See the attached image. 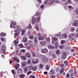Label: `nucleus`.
<instances>
[{"label":"nucleus","instance_id":"obj_63","mask_svg":"<svg viewBox=\"0 0 78 78\" xmlns=\"http://www.w3.org/2000/svg\"><path fill=\"white\" fill-rule=\"evenodd\" d=\"M66 50H68V48H69V46H66Z\"/></svg>","mask_w":78,"mask_h":78},{"label":"nucleus","instance_id":"obj_24","mask_svg":"<svg viewBox=\"0 0 78 78\" xmlns=\"http://www.w3.org/2000/svg\"><path fill=\"white\" fill-rule=\"evenodd\" d=\"M15 67H16V70H17L19 67V64H16V65L15 66Z\"/></svg>","mask_w":78,"mask_h":78},{"label":"nucleus","instance_id":"obj_40","mask_svg":"<svg viewBox=\"0 0 78 78\" xmlns=\"http://www.w3.org/2000/svg\"><path fill=\"white\" fill-rule=\"evenodd\" d=\"M19 46L20 48H23V46L22 44H20Z\"/></svg>","mask_w":78,"mask_h":78},{"label":"nucleus","instance_id":"obj_34","mask_svg":"<svg viewBox=\"0 0 78 78\" xmlns=\"http://www.w3.org/2000/svg\"><path fill=\"white\" fill-rule=\"evenodd\" d=\"M23 66H27V63L26 62H23Z\"/></svg>","mask_w":78,"mask_h":78},{"label":"nucleus","instance_id":"obj_38","mask_svg":"<svg viewBox=\"0 0 78 78\" xmlns=\"http://www.w3.org/2000/svg\"><path fill=\"white\" fill-rule=\"evenodd\" d=\"M75 13L76 14H78V9L75 10Z\"/></svg>","mask_w":78,"mask_h":78},{"label":"nucleus","instance_id":"obj_25","mask_svg":"<svg viewBox=\"0 0 78 78\" xmlns=\"http://www.w3.org/2000/svg\"><path fill=\"white\" fill-rule=\"evenodd\" d=\"M49 55L50 56H53V52L52 51L50 52L49 53Z\"/></svg>","mask_w":78,"mask_h":78},{"label":"nucleus","instance_id":"obj_35","mask_svg":"<svg viewBox=\"0 0 78 78\" xmlns=\"http://www.w3.org/2000/svg\"><path fill=\"white\" fill-rule=\"evenodd\" d=\"M46 70H49V69H50L49 66H48V65H46Z\"/></svg>","mask_w":78,"mask_h":78},{"label":"nucleus","instance_id":"obj_9","mask_svg":"<svg viewBox=\"0 0 78 78\" xmlns=\"http://www.w3.org/2000/svg\"><path fill=\"white\" fill-rule=\"evenodd\" d=\"M48 48H50V49H54L55 48V47L51 45H48Z\"/></svg>","mask_w":78,"mask_h":78},{"label":"nucleus","instance_id":"obj_55","mask_svg":"<svg viewBox=\"0 0 78 78\" xmlns=\"http://www.w3.org/2000/svg\"><path fill=\"white\" fill-rule=\"evenodd\" d=\"M54 41H57V37H54Z\"/></svg>","mask_w":78,"mask_h":78},{"label":"nucleus","instance_id":"obj_62","mask_svg":"<svg viewBox=\"0 0 78 78\" xmlns=\"http://www.w3.org/2000/svg\"><path fill=\"white\" fill-rule=\"evenodd\" d=\"M32 62L34 64H36V62L34 61V59L32 60Z\"/></svg>","mask_w":78,"mask_h":78},{"label":"nucleus","instance_id":"obj_44","mask_svg":"<svg viewBox=\"0 0 78 78\" xmlns=\"http://www.w3.org/2000/svg\"><path fill=\"white\" fill-rule=\"evenodd\" d=\"M31 63V60H28L27 62V64H30Z\"/></svg>","mask_w":78,"mask_h":78},{"label":"nucleus","instance_id":"obj_50","mask_svg":"<svg viewBox=\"0 0 78 78\" xmlns=\"http://www.w3.org/2000/svg\"><path fill=\"white\" fill-rule=\"evenodd\" d=\"M28 67L30 69H33V66H28Z\"/></svg>","mask_w":78,"mask_h":78},{"label":"nucleus","instance_id":"obj_26","mask_svg":"<svg viewBox=\"0 0 78 78\" xmlns=\"http://www.w3.org/2000/svg\"><path fill=\"white\" fill-rule=\"evenodd\" d=\"M23 42H27V37H25L23 39Z\"/></svg>","mask_w":78,"mask_h":78},{"label":"nucleus","instance_id":"obj_7","mask_svg":"<svg viewBox=\"0 0 78 78\" xmlns=\"http://www.w3.org/2000/svg\"><path fill=\"white\" fill-rule=\"evenodd\" d=\"M13 59L14 61H16L17 62H19L20 61L19 59V58H18L16 56L14 57L13 58Z\"/></svg>","mask_w":78,"mask_h":78},{"label":"nucleus","instance_id":"obj_42","mask_svg":"<svg viewBox=\"0 0 78 78\" xmlns=\"http://www.w3.org/2000/svg\"><path fill=\"white\" fill-rule=\"evenodd\" d=\"M28 69V67H27L25 68V69H24L25 72H28V69Z\"/></svg>","mask_w":78,"mask_h":78},{"label":"nucleus","instance_id":"obj_2","mask_svg":"<svg viewBox=\"0 0 78 78\" xmlns=\"http://www.w3.org/2000/svg\"><path fill=\"white\" fill-rule=\"evenodd\" d=\"M21 31V28L20 27H18L17 29L15 31V36H19L20 35V31Z\"/></svg>","mask_w":78,"mask_h":78},{"label":"nucleus","instance_id":"obj_60","mask_svg":"<svg viewBox=\"0 0 78 78\" xmlns=\"http://www.w3.org/2000/svg\"><path fill=\"white\" fill-rule=\"evenodd\" d=\"M55 45H57V46H58V45H59V44L58 43V42L57 41V42L55 43Z\"/></svg>","mask_w":78,"mask_h":78},{"label":"nucleus","instance_id":"obj_30","mask_svg":"<svg viewBox=\"0 0 78 78\" xmlns=\"http://www.w3.org/2000/svg\"><path fill=\"white\" fill-rule=\"evenodd\" d=\"M69 8L70 9V10H72L73 9V7L69 5L68 6Z\"/></svg>","mask_w":78,"mask_h":78},{"label":"nucleus","instance_id":"obj_48","mask_svg":"<svg viewBox=\"0 0 78 78\" xmlns=\"http://www.w3.org/2000/svg\"><path fill=\"white\" fill-rule=\"evenodd\" d=\"M10 27L11 28H14V29H15V28H16V27H12V24H10Z\"/></svg>","mask_w":78,"mask_h":78},{"label":"nucleus","instance_id":"obj_56","mask_svg":"<svg viewBox=\"0 0 78 78\" xmlns=\"http://www.w3.org/2000/svg\"><path fill=\"white\" fill-rule=\"evenodd\" d=\"M1 40L2 41H5V39L3 38V37H2L1 38Z\"/></svg>","mask_w":78,"mask_h":78},{"label":"nucleus","instance_id":"obj_52","mask_svg":"<svg viewBox=\"0 0 78 78\" xmlns=\"http://www.w3.org/2000/svg\"><path fill=\"white\" fill-rule=\"evenodd\" d=\"M60 35H61V33H59L57 34L56 35V36L57 37L59 36H60Z\"/></svg>","mask_w":78,"mask_h":78},{"label":"nucleus","instance_id":"obj_51","mask_svg":"<svg viewBox=\"0 0 78 78\" xmlns=\"http://www.w3.org/2000/svg\"><path fill=\"white\" fill-rule=\"evenodd\" d=\"M69 77H70V76H69V74L68 73L67 74L66 78H69Z\"/></svg>","mask_w":78,"mask_h":78},{"label":"nucleus","instance_id":"obj_8","mask_svg":"<svg viewBox=\"0 0 78 78\" xmlns=\"http://www.w3.org/2000/svg\"><path fill=\"white\" fill-rule=\"evenodd\" d=\"M42 52L44 53H48V50L46 48L42 49Z\"/></svg>","mask_w":78,"mask_h":78},{"label":"nucleus","instance_id":"obj_19","mask_svg":"<svg viewBox=\"0 0 78 78\" xmlns=\"http://www.w3.org/2000/svg\"><path fill=\"white\" fill-rule=\"evenodd\" d=\"M25 75L24 74H21L19 75V78H24L25 77Z\"/></svg>","mask_w":78,"mask_h":78},{"label":"nucleus","instance_id":"obj_59","mask_svg":"<svg viewBox=\"0 0 78 78\" xmlns=\"http://www.w3.org/2000/svg\"><path fill=\"white\" fill-rule=\"evenodd\" d=\"M32 55L33 56H35L36 55V54H35V53L34 52H33L32 53Z\"/></svg>","mask_w":78,"mask_h":78},{"label":"nucleus","instance_id":"obj_3","mask_svg":"<svg viewBox=\"0 0 78 78\" xmlns=\"http://www.w3.org/2000/svg\"><path fill=\"white\" fill-rule=\"evenodd\" d=\"M6 45L3 44L1 47V51L2 53H4L5 52V50H6Z\"/></svg>","mask_w":78,"mask_h":78},{"label":"nucleus","instance_id":"obj_21","mask_svg":"<svg viewBox=\"0 0 78 78\" xmlns=\"http://www.w3.org/2000/svg\"><path fill=\"white\" fill-rule=\"evenodd\" d=\"M65 47V46L64 45H59V48L60 49H62V48H64Z\"/></svg>","mask_w":78,"mask_h":78},{"label":"nucleus","instance_id":"obj_33","mask_svg":"<svg viewBox=\"0 0 78 78\" xmlns=\"http://www.w3.org/2000/svg\"><path fill=\"white\" fill-rule=\"evenodd\" d=\"M56 53L58 55L60 53V51L59 50H57L56 51Z\"/></svg>","mask_w":78,"mask_h":78},{"label":"nucleus","instance_id":"obj_20","mask_svg":"<svg viewBox=\"0 0 78 78\" xmlns=\"http://www.w3.org/2000/svg\"><path fill=\"white\" fill-rule=\"evenodd\" d=\"M19 43V41L17 40H15L14 42V44L15 45H17L18 43Z\"/></svg>","mask_w":78,"mask_h":78},{"label":"nucleus","instance_id":"obj_1","mask_svg":"<svg viewBox=\"0 0 78 78\" xmlns=\"http://www.w3.org/2000/svg\"><path fill=\"white\" fill-rule=\"evenodd\" d=\"M32 44H33V41H30L28 43H26L25 44V46H28V49H31V48H32V47L33 46V45Z\"/></svg>","mask_w":78,"mask_h":78},{"label":"nucleus","instance_id":"obj_12","mask_svg":"<svg viewBox=\"0 0 78 78\" xmlns=\"http://www.w3.org/2000/svg\"><path fill=\"white\" fill-rule=\"evenodd\" d=\"M40 43L41 45H46V41H41Z\"/></svg>","mask_w":78,"mask_h":78},{"label":"nucleus","instance_id":"obj_64","mask_svg":"<svg viewBox=\"0 0 78 78\" xmlns=\"http://www.w3.org/2000/svg\"><path fill=\"white\" fill-rule=\"evenodd\" d=\"M29 27L30 28H32V26L30 24L29 25Z\"/></svg>","mask_w":78,"mask_h":78},{"label":"nucleus","instance_id":"obj_39","mask_svg":"<svg viewBox=\"0 0 78 78\" xmlns=\"http://www.w3.org/2000/svg\"><path fill=\"white\" fill-rule=\"evenodd\" d=\"M26 56L27 58H30V54L29 53H27V54Z\"/></svg>","mask_w":78,"mask_h":78},{"label":"nucleus","instance_id":"obj_58","mask_svg":"<svg viewBox=\"0 0 78 78\" xmlns=\"http://www.w3.org/2000/svg\"><path fill=\"white\" fill-rule=\"evenodd\" d=\"M21 52H25V49H22L21 50Z\"/></svg>","mask_w":78,"mask_h":78},{"label":"nucleus","instance_id":"obj_5","mask_svg":"<svg viewBox=\"0 0 78 78\" xmlns=\"http://www.w3.org/2000/svg\"><path fill=\"white\" fill-rule=\"evenodd\" d=\"M41 57L42 58L43 60L44 61H48V58L46 57L45 55H41Z\"/></svg>","mask_w":78,"mask_h":78},{"label":"nucleus","instance_id":"obj_4","mask_svg":"<svg viewBox=\"0 0 78 78\" xmlns=\"http://www.w3.org/2000/svg\"><path fill=\"white\" fill-rule=\"evenodd\" d=\"M40 20V17L38 18L36 20L35 19V18H33L32 19V23L33 24V23H35V21L37 23V22H39Z\"/></svg>","mask_w":78,"mask_h":78},{"label":"nucleus","instance_id":"obj_37","mask_svg":"<svg viewBox=\"0 0 78 78\" xmlns=\"http://www.w3.org/2000/svg\"><path fill=\"white\" fill-rule=\"evenodd\" d=\"M34 41L35 42H36L37 43V38L36 37H34Z\"/></svg>","mask_w":78,"mask_h":78},{"label":"nucleus","instance_id":"obj_57","mask_svg":"<svg viewBox=\"0 0 78 78\" xmlns=\"http://www.w3.org/2000/svg\"><path fill=\"white\" fill-rule=\"evenodd\" d=\"M72 3V2L71 1V0H69V1H67V2H66V3Z\"/></svg>","mask_w":78,"mask_h":78},{"label":"nucleus","instance_id":"obj_61","mask_svg":"<svg viewBox=\"0 0 78 78\" xmlns=\"http://www.w3.org/2000/svg\"><path fill=\"white\" fill-rule=\"evenodd\" d=\"M71 30L72 31H73L75 30V28L73 27H72Z\"/></svg>","mask_w":78,"mask_h":78},{"label":"nucleus","instance_id":"obj_14","mask_svg":"<svg viewBox=\"0 0 78 78\" xmlns=\"http://www.w3.org/2000/svg\"><path fill=\"white\" fill-rule=\"evenodd\" d=\"M21 58L23 61H25L27 59V57L24 56H22Z\"/></svg>","mask_w":78,"mask_h":78},{"label":"nucleus","instance_id":"obj_13","mask_svg":"<svg viewBox=\"0 0 78 78\" xmlns=\"http://www.w3.org/2000/svg\"><path fill=\"white\" fill-rule=\"evenodd\" d=\"M65 70V69H64V68H62L60 71V73H63V72H64Z\"/></svg>","mask_w":78,"mask_h":78},{"label":"nucleus","instance_id":"obj_22","mask_svg":"<svg viewBox=\"0 0 78 78\" xmlns=\"http://www.w3.org/2000/svg\"><path fill=\"white\" fill-rule=\"evenodd\" d=\"M44 64H41L39 65L40 68L41 69H43V68H44Z\"/></svg>","mask_w":78,"mask_h":78},{"label":"nucleus","instance_id":"obj_27","mask_svg":"<svg viewBox=\"0 0 78 78\" xmlns=\"http://www.w3.org/2000/svg\"><path fill=\"white\" fill-rule=\"evenodd\" d=\"M37 69V67L35 66L33 67L32 69L33 70H36Z\"/></svg>","mask_w":78,"mask_h":78},{"label":"nucleus","instance_id":"obj_23","mask_svg":"<svg viewBox=\"0 0 78 78\" xmlns=\"http://www.w3.org/2000/svg\"><path fill=\"white\" fill-rule=\"evenodd\" d=\"M64 64L66 65V66H67L69 65V62L68 61H65L64 62Z\"/></svg>","mask_w":78,"mask_h":78},{"label":"nucleus","instance_id":"obj_16","mask_svg":"<svg viewBox=\"0 0 78 78\" xmlns=\"http://www.w3.org/2000/svg\"><path fill=\"white\" fill-rule=\"evenodd\" d=\"M50 73L51 74H54L55 73V71L53 69H52L50 71Z\"/></svg>","mask_w":78,"mask_h":78},{"label":"nucleus","instance_id":"obj_6","mask_svg":"<svg viewBox=\"0 0 78 78\" xmlns=\"http://www.w3.org/2000/svg\"><path fill=\"white\" fill-rule=\"evenodd\" d=\"M73 25L74 27H77L78 25V21L76 20L73 23Z\"/></svg>","mask_w":78,"mask_h":78},{"label":"nucleus","instance_id":"obj_32","mask_svg":"<svg viewBox=\"0 0 78 78\" xmlns=\"http://www.w3.org/2000/svg\"><path fill=\"white\" fill-rule=\"evenodd\" d=\"M46 40L48 42H50V38L49 37H47L46 38Z\"/></svg>","mask_w":78,"mask_h":78},{"label":"nucleus","instance_id":"obj_54","mask_svg":"<svg viewBox=\"0 0 78 78\" xmlns=\"http://www.w3.org/2000/svg\"><path fill=\"white\" fill-rule=\"evenodd\" d=\"M41 9H43L44 8V5H41Z\"/></svg>","mask_w":78,"mask_h":78},{"label":"nucleus","instance_id":"obj_28","mask_svg":"<svg viewBox=\"0 0 78 78\" xmlns=\"http://www.w3.org/2000/svg\"><path fill=\"white\" fill-rule=\"evenodd\" d=\"M63 36L64 38H67V35L66 34H64L63 35Z\"/></svg>","mask_w":78,"mask_h":78},{"label":"nucleus","instance_id":"obj_18","mask_svg":"<svg viewBox=\"0 0 78 78\" xmlns=\"http://www.w3.org/2000/svg\"><path fill=\"white\" fill-rule=\"evenodd\" d=\"M0 35L1 36L4 37V36H6V34L3 32H2L1 33Z\"/></svg>","mask_w":78,"mask_h":78},{"label":"nucleus","instance_id":"obj_31","mask_svg":"<svg viewBox=\"0 0 78 78\" xmlns=\"http://www.w3.org/2000/svg\"><path fill=\"white\" fill-rule=\"evenodd\" d=\"M11 23H12V25H17L16 22L14 21H12L11 22Z\"/></svg>","mask_w":78,"mask_h":78},{"label":"nucleus","instance_id":"obj_15","mask_svg":"<svg viewBox=\"0 0 78 78\" xmlns=\"http://www.w3.org/2000/svg\"><path fill=\"white\" fill-rule=\"evenodd\" d=\"M75 34L74 33L71 34V35H69V39H70V38H71V36H75Z\"/></svg>","mask_w":78,"mask_h":78},{"label":"nucleus","instance_id":"obj_45","mask_svg":"<svg viewBox=\"0 0 78 78\" xmlns=\"http://www.w3.org/2000/svg\"><path fill=\"white\" fill-rule=\"evenodd\" d=\"M30 34H31V31H28L27 32V35L28 36H30Z\"/></svg>","mask_w":78,"mask_h":78},{"label":"nucleus","instance_id":"obj_46","mask_svg":"<svg viewBox=\"0 0 78 78\" xmlns=\"http://www.w3.org/2000/svg\"><path fill=\"white\" fill-rule=\"evenodd\" d=\"M65 43V41L64 40H62L61 42V44H63Z\"/></svg>","mask_w":78,"mask_h":78},{"label":"nucleus","instance_id":"obj_43","mask_svg":"<svg viewBox=\"0 0 78 78\" xmlns=\"http://www.w3.org/2000/svg\"><path fill=\"white\" fill-rule=\"evenodd\" d=\"M12 73H13V74H16V72H15V71H14V70H12Z\"/></svg>","mask_w":78,"mask_h":78},{"label":"nucleus","instance_id":"obj_29","mask_svg":"<svg viewBox=\"0 0 78 78\" xmlns=\"http://www.w3.org/2000/svg\"><path fill=\"white\" fill-rule=\"evenodd\" d=\"M34 38V37H33V35H31L29 37V39H33V38Z\"/></svg>","mask_w":78,"mask_h":78},{"label":"nucleus","instance_id":"obj_17","mask_svg":"<svg viewBox=\"0 0 78 78\" xmlns=\"http://www.w3.org/2000/svg\"><path fill=\"white\" fill-rule=\"evenodd\" d=\"M18 72L19 73H22V69H18Z\"/></svg>","mask_w":78,"mask_h":78},{"label":"nucleus","instance_id":"obj_53","mask_svg":"<svg viewBox=\"0 0 78 78\" xmlns=\"http://www.w3.org/2000/svg\"><path fill=\"white\" fill-rule=\"evenodd\" d=\"M50 78H55V76H50Z\"/></svg>","mask_w":78,"mask_h":78},{"label":"nucleus","instance_id":"obj_47","mask_svg":"<svg viewBox=\"0 0 78 78\" xmlns=\"http://www.w3.org/2000/svg\"><path fill=\"white\" fill-rule=\"evenodd\" d=\"M30 76L31 78H35L36 77H35V76L33 75H31Z\"/></svg>","mask_w":78,"mask_h":78},{"label":"nucleus","instance_id":"obj_10","mask_svg":"<svg viewBox=\"0 0 78 78\" xmlns=\"http://www.w3.org/2000/svg\"><path fill=\"white\" fill-rule=\"evenodd\" d=\"M54 2V0H50L49 1L48 4L49 5H52Z\"/></svg>","mask_w":78,"mask_h":78},{"label":"nucleus","instance_id":"obj_49","mask_svg":"<svg viewBox=\"0 0 78 78\" xmlns=\"http://www.w3.org/2000/svg\"><path fill=\"white\" fill-rule=\"evenodd\" d=\"M36 64H37V63H39V60L37 59L36 60V61L35 62Z\"/></svg>","mask_w":78,"mask_h":78},{"label":"nucleus","instance_id":"obj_11","mask_svg":"<svg viewBox=\"0 0 78 78\" xmlns=\"http://www.w3.org/2000/svg\"><path fill=\"white\" fill-rule=\"evenodd\" d=\"M62 58L63 59H66V53H64L62 55Z\"/></svg>","mask_w":78,"mask_h":78},{"label":"nucleus","instance_id":"obj_41","mask_svg":"<svg viewBox=\"0 0 78 78\" xmlns=\"http://www.w3.org/2000/svg\"><path fill=\"white\" fill-rule=\"evenodd\" d=\"M25 30H23L22 31V35H24V34L25 33Z\"/></svg>","mask_w":78,"mask_h":78},{"label":"nucleus","instance_id":"obj_36","mask_svg":"<svg viewBox=\"0 0 78 78\" xmlns=\"http://www.w3.org/2000/svg\"><path fill=\"white\" fill-rule=\"evenodd\" d=\"M39 40H44V37H41L38 38Z\"/></svg>","mask_w":78,"mask_h":78}]
</instances>
